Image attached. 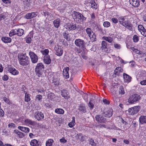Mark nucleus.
<instances>
[{
    "mask_svg": "<svg viewBox=\"0 0 146 146\" xmlns=\"http://www.w3.org/2000/svg\"><path fill=\"white\" fill-rule=\"evenodd\" d=\"M52 82L54 83L55 86H57L59 85H61L59 79L58 78L56 77H54L52 80Z\"/></svg>",
    "mask_w": 146,
    "mask_h": 146,
    "instance_id": "obj_28",
    "label": "nucleus"
},
{
    "mask_svg": "<svg viewBox=\"0 0 146 146\" xmlns=\"http://www.w3.org/2000/svg\"><path fill=\"white\" fill-rule=\"evenodd\" d=\"M141 33L143 36H146V30L145 28L141 31Z\"/></svg>",
    "mask_w": 146,
    "mask_h": 146,
    "instance_id": "obj_56",
    "label": "nucleus"
},
{
    "mask_svg": "<svg viewBox=\"0 0 146 146\" xmlns=\"http://www.w3.org/2000/svg\"><path fill=\"white\" fill-rule=\"evenodd\" d=\"M95 118L96 121L100 123H104L106 121V119L104 118L102 115H96Z\"/></svg>",
    "mask_w": 146,
    "mask_h": 146,
    "instance_id": "obj_12",
    "label": "nucleus"
},
{
    "mask_svg": "<svg viewBox=\"0 0 146 146\" xmlns=\"http://www.w3.org/2000/svg\"><path fill=\"white\" fill-rule=\"evenodd\" d=\"M114 47L118 49H119L121 48V46L119 44H115L114 45Z\"/></svg>",
    "mask_w": 146,
    "mask_h": 146,
    "instance_id": "obj_61",
    "label": "nucleus"
},
{
    "mask_svg": "<svg viewBox=\"0 0 146 146\" xmlns=\"http://www.w3.org/2000/svg\"><path fill=\"white\" fill-rule=\"evenodd\" d=\"M32 40L31 38L30 37H27L26 38V41L27 43H29L31 42Z\"/></svg>",
    "mask_w": 146,
    "mask_h": 146,
    "instance_id": "obj_57",
    "label": "nucleus"
},
{
    "mask_svg": "<svg viewBox=\"0 0 146 146\" xmlns=\"http://www.w3.org/2000/svg\"><path fill=\"white\" fill-rule=\"evenodd\" d=\"M60 20L59 19H57L54 20L53 21V24L54 27L56 28H58L60 25Z\"/></svg>",
    "mask_w": 146,
    "mask_h": 146,
    "instance_id": "obj_26",
    "label": "nucleus"
},
{
    "mask_svg": "<svg viewBox=\"0 0 146 146\" xmlns=\"http://www.w3.org/2000/svg\"><path fill=\"white\" fill-rule=\"evenodd\" d=\"M42 98V96L41 95H37L36 97V100H37L40 101L41 100Z\"/></svg>",
    "mask_w": 146,
    "mask_h": 146,
    "instance_id": "obj_60",
    "label": "nucleus"
},
{
    "mask_svg": "<svg viewBox=\"0 0 146 146\" xmlns=\"http://www.w3.org/2000/svg\"><path fill=\"white\" fill-rule=\"evenodd\" d=\"M2 1L5 4H9L11 3L10 0H2Z\"/></svg>",
    "mask_w": 146,
    "mask_h": 146,
    "instance_id": "obj_63",
    "label": "nucleus"
},
{
    "mask_svg": "<svg viewBox=\"0 0 146 146\" xmlns=\"http://www.w3.org/2000/svg\"><path fill=\"white\" fill-rule=\"evenodd\" d=\"M119 93L121 95L125 93L124 89L122 86H120L119 87Z\"/></svg>",
    "mask_w": 146,
    "mask_h": 146,
    "instance_id": "obj_46",
    "label": "nucleus"
},
{
    "mask_svg": "<svg viewBox=\"0 0 146 146\" xmlns=\"http://www.w3.org/2000/svg\"><path fill=\"white\" fill-rule=\"evenodd\" d=\"M41 13L42 15H44V16H45V17H46V15L47 16H50L51 15V14L49 12H44V11H42L41 12Z\"/></svg>",
    "mask_w": 146,
    "mask_h": 146,
    "instance_id": "obj_48",
    "label": "nucleus"
},
{
    "mask_svg": "<svg viewBox=\"0 0 146 146\" xmlns=\"http://www.w3.org/2000/svg\"><path fill=\"white\" fill-rule=\"evenodd\" d=\"M67 29L69 30H74L76 29V24L72 23L68 24L67 25Z\"/></svg>",
    "mask_w": 146,
    "mask_h": 146,
    "instance_id": "obj_21",
    "label": "nucleus"
},
{
    "mask_svg": "<svg viewBox=\"0 0 146 146\" xmlns=\"http://www.w3.org/2000/svg\"><path fill=\"white\" fill-rule=\"evenodd\" d=\"M118 85L117 84H114L112 86L110 89V91L114 95L116 94L118 90Z\"/></svg>",
    "mask_w": 146,
    "mask_h": 146,
    "instance_id": "obj_13",
    "label": "nucleus"
},
{
    "mask_svg": "<svg viewBox=\"0 0 146 146\" xmlns=\"http://www.w3.org/2000/svg\"><path fill=\"white\" fill-rule=\"evenodd\" d=\"M22 3L23 4L24 6H29L30 5L29 0H22Z\"/></svg>",
    "mask_w": 146,
    "mask_h": 146,
    "instance_id": "obj_39",
    "label": "nucleus"
},
{
    "mask_svg": "<svg viewBox=\"0 0 146 146\" xmlns=\"http://www.w3.org/2000/svg\"><path fill=\"white\" fill-rule=\"evenodd\" d=\"M140 95L137 94H133L130 96L128 99V102L129 103L133 104L138 101L140 99Z\"/></svg>",
    "mask_w": 146,
    "mask_h": 146,
    "instance_id": "obj_4",
    "label": "nucleus"
},
{
    "mask_svg": "<svg viewBox=\"0 0 146 146\" xmlns=\"http://www.w3.org/2000/svg\"><path fill=\"white\" fill-rule=\"evenodd\" d=\"M102 47L104 48H107V42L104 41H103L102 42Z\"/></svg>",
    "mask_w": 146,
    "mask_h": 146,
    "instance_id": "obj_51",
    "label": "nucleus"
},
{
    "mask_svg": "<svg viewBox=\"0 0 146 146\" xmlns=\"http://www.w3.org/2000/svg\"><path fill=\"white\" fill-rule=\"evenodd\" d=\"M38 141L35 139L32 140L30 142V145L32 146H40V145L38 143Z\"/></svg>",
    "mask_w": 146,
    "mask_h": 146,
    "instance_id": "obj_30",
    "label": "nucleus"
},
{
    "mask_svg": "<svg viewBox=\"0 0 146 146\" xmlns=\"http://www.w3.org/2000/svg\"><path fill=\"white\" fill-rule=\"evenodd\" d=\"M15 29L12 30L10 32L9 35V36L10 37H11L13 36L16 35L15 33Z\"/></svg>",
    "mask_w": 146,
    "mask_h": 146,
    "instance_id": "obj_45",
    "label": "nucleus"
},
{
    "mask_svg": "<svg viewBox=\"0 0 146 146\" xmlns=\"http://www.w3.org/2000/svg\"><path fill=\"white\" fill-rule=\"evenodd\" d=\"M8 71L12 74L14 75H17L19 73L17 70L12 67H9L8 68Z\"/></svg>",
    "mask_w": 146,
    "mask_h": 146,
    "instance_id": "obj_15",
    "label": "nucleus"
},
{
    "mask_svg": "<svg viewBox=\"0 0 146 146\" xmlns=\"http://www.w3.org/2000/svg\"><path fill=\"white\" fill-rule=\"evenodd\" d=\"M78 141H80L83 142L85 140L86 136H83L81 133L77 134L75 136Z\"/></svg>",
    "mask_w": 146,
    "mask_h": 146,
    "instance_id": "obj_14",
    "label": "nucleus"
},
{
    "mask_svg": "<svg viewBox=\"0 0 146 146\" xmlns=\"http://www.w3.org/2000/svg\"><path fill=\"white\" fill-rule=\"evenodd\" d=\"M130 23L129 21L127 20L125 21V22H124L121 25H122L126 27V26H127L128 24Z\"/></svg>",
    "mask_w": 146,
    "mask_h": 146,
    "instance_id": "obj_59",
    "label": "nucleus"
},
{
    "mask_svg": "<svg viewBox=\"0 0 146 146\" xmlns=\"http://www.w3.org/2000/svg\"><path fill=\"white\" fill-rule=\"evenodd\" d=\"M9 78L7 75H5L2 77L3 80L4 81H7L8 79Z\"/></svg>",
    "mask_w": 146,
    "mask_h": 146,
    "instance_id": "obj_62",
    "label": "nucleus"
},
{
    "mask_svg": "<svg viewBox=\"0 0 146 146\" xmlns=\"http://www.w3.org/2000/svg\"><path fill=\"white\" fill-rule=\"evenodd\" d=\"M25 123L28 125H34L36 124V122L34 121H32L29 119H27L25 120Z\"/></svg>",
    "mask_w": 146,
    "mask_h": 146,
    "instance_id": "obj_31",
    "label": "nucleus"
},
{
    "mask_svg": "<svg viewBox=\"0 0 146 146\" xmlns=\"http://www.w3.org/2000/svg\"><path fill=\"white\" fill-rule=\"evenodd\" d=\"M63 37L67 40H69L70 39V37L69 34L67 33L66 32H64L63 34Z\"/></svg>",
    "mask_w": 146,
    "mask_h": 146,
    "instance_id": "obj_43",
    "label": "nucleus"
},
{
    "mask_svg": "<svg viewBox=\"0 0 146 146\" xmlns=\"http://www.w3.org/2000/svg\"><path fill=\"white\" fill-rule=\"evenodd\" d=\"M61 95L65 99L68 100L70 98V96L68 95V94L67 90L63 89L61 92Z\"/></svg>",
    "mask_w": 146,
    "mask_h": 146,
    "instance_id": "obj_19",
    "label": "nucleus"
},
{
    "mask_svg": "<svg viewBox=\"0 0 146 146\" xmlns=\"http://www.w3.org/2000/svg\"><path fill=\"white\" fill-rule=\"evenodd\" d=\"M132 25L131 24V23H129L125 27L126 28H127L128 29H129L130 30H131L132 29Z\"/></svg>",
    "mask_w": 146,
    "mask_h": 146,
    "instance_id": "obj_55",
    "label": "nucleus"
},
{
    "mask_svg": "<svg viewBox=\"0 0 146 146\" xmlns=\"http://www.w3.org/2000/svg\"><path fill=\"white\" fill-rule=\"evenodd\" d=\"M132 48L133 49V50L134 52H136L137 54H142V52H141L136 49L134 48L133 47L132 48Z\"/></svg>",
    "mask_w": 146,
    "mask_h": 146,
    "instance_id": "obj_49",
    "label": "nucleus"
},
{
    "mask_svg": "<svg viewBox=\"0 0 146 146\" xmlns=\"http://www.w3.org/2000/svg\"><path fill=\"white\" fill-rule=\"evenodd\" d=\"M25 101L28 102L30 100V98L29 96V94H27V93H25Z\"/></svg>",
    "mask_w": 146,
    "mask_h": 146,
    "instance_id": "obj_42",
    "label": "nucleus"
},
{
    "mask_svg": "<svg viewBox=\"0 0 146 146\" xmlns=\"http://www.w3.org/2000/svg\"><path fill=\"white\" fill-rule=\"evenodd\" d=\"M112 21L115 23H118V20L116 18H112L111 19Z\"/></svg>",
    "mask_w": 146,
    "mask_h": 146,
    "instance_id": "obj_64",
    "label": "nucleus"
},
{
    "mask_svg": "<svg viewBox=\"0 0 146 146\" xmlns=\"http://www.w3.org/2000/svg\"><path fill=\"white\" fill-rule=\"evenodd\" d=\"M16 35L19 36H21L24 34V30L22 29H15Z\"/></svg>",
    "mask_w": 146,
    "mask_h": 146,
    "instance_id": "obj_23",
    "label": "nucleus"
},
{
    "mask_svg": "<svg viewBox=\"0 0 146 146\" xmlns=\"http://www.w3.org/2000/svg\"><path fill=\"white\" fill-rule=\"evenodd\" d=\"M44 68V66L42 63L37 64L35 68V71L36 75L38 77H40L42 75V71Z\"/></svg>",
    "mask_w": 146,
    "mask_h": 146,
    "instance_id": "obj_3",
    "label": "nucleus"
},
{
    "mask_svg": "<svg viewBox=\"0 0 146 146\" xmlns=\"http://www.w3.org/2000/svg\"><path fill=\"white\" fill-rule=\"evenodd\" d=\"M92 99H90L88 104V106L90 107V109L91 110H92L93 109L94 106V104L92 102Z\"/></svg>",
    "mask_w": 146,
    "mask_h": 146,
    "instance_id": "obj_40",
    "label": "nucleus"
},
{
    "mask_svg": "<svg viewBox=\"0 0 146 146\" xmlns=\"http://www.w3.org/2000/svg\"><path fill=\"white\" fill-rule=\"evenodd\" d=\"M89 144L92 146H96V143L94 142V140L92 139H91L90 140Z\"/></svg>",
    "mask_w": 146,
    "mask_h": 146,
    "instance_id": "obj_50",
    "label": "nucleus"
},
{
    "mask_svg": "<svg viewBox=\"0 0 146 146\" xmlns=\"http://www.w3.org/2000/svg\"><path fill=\"white\" fill-rule=\"evenodd\" d=\"M86 32L88 35V36L90 38L91 40L92 41L95 40L96 38V35L93 32L91 29L90 28H87L86 29Z\"/></svg>",
    "mask_w": 146,
    "mask_h": 146,
    "instance_id": "obj_5",
    "label": "nucleus"
},
{
    "mask_svg": "<svg viewBox=\"0 0 146 146\" xmlns=\"http://www.w3.org/2000/svg\"><path fill=\"white\" fill-rule=\"evenodd\" d=\"M55 111L56 113L60 114H63L64 113V110L61 108H57L55 109Z\"/></svg>",
    "mask_w": 146,
    "mask_h": 146,
    "instance_id": "obj_37",
    "label": "nucleus"
},
{
    "mask_svg": "<svg viewBox=\"0 0 146 146\" xmlns=\"http://www.w3.org/2000/svg\"><path fill=\"white\" fill-rule=\"evenodd\" d=\"M29 55L31 58V61L33 63H36L38 60L37 56L34 52L30 51L29 52Z\"/></svg>",
    "mask_w": 146,
    "mask_h": 146,
    "instance_id": "obj_7",
    "label": "nucleus"
},
{
    "mask_svg": "<svg viewBox=\"0 0 146 146\" xmlns=\"http://www.w3.org/2000/svg\"><path fill=\"white\" fill-rule=\"evenodd\" d=\"M123 71V70L121 67H117L115 69L114 73L115 74L119 75L120 73Z\"/></svg>",
    "mask_w": 146,
    "mask_h": 146,
    "instance_id": "obj_32",
    "label": "nucleus"
},
{
    "mask_svg": "<svg viewBox=\"0 0 146 146\" xmlns=\"http://www.w3.org/2000/svg\"><path fill=\"white\" fill-rule=\"evenodd\" d=\"M89 5H90V7L93 9H96L97 8V4L94 1H92L89 3Z\"/></svg>",
    "mask_w": 146,
    "mask_h": 146,
    "instance_id": "obj_35",
    "label": "nucleus"
},
{
    "mask_svg": "<svg viewBox=\"0 0 146 146\" xmlns=\"http://www.w3.org/2000/svg\"><path fill=\"white\" fill-rule=\"evenodd\" d=\"M44 62L47 64H49L51 62V60L49 55L44 56Z\"/></svg>",
    "mask_w": 146,
    "mask_h": 146,
    "instance_id": "obj_24",
    "label": "nucleus"
},
{
    "mask_svg": "<svg viewBox=\"0 0 146 146\" xmlns=\"http://www.w3.org/2000/svg\"><path fill=\"white\" fill-rule=\"evenodd\" d=\"M138 28L139 31L141 32V31L143 30L144 27H143L142 25H139L138 26Z\"/></svg>",
    "mask_w": 146,
    "mask_h": 146,
    "instance_id": "obj_58",
    "label": "nucleus"
},
{
    "mask_svg": "<svg viewBox=\"0 0 146 146\" xmlns=\"http://www.w3.org/2000/svg\"><path fill=\"white\" fill-rule=\"evenodd\" d=\"M72 17L74 21L78 23H81L86 19V18L81 13L75 11L73 12Z\"/></svg>",
    "mask_w": 146,
    "mask_h": 146,
    "instance_id": "obj_1",
    "label": "nucleus"
},
{
    "mask_svg": "<svg viewBox=\"0 0 146 146\" xmlns=\"http://www.w3.org/2000/svg\"><path fill=\"white\" fill-rule=\"evenodd\" d=\"M40 52L43 55H44L45 56L48 55V54L49 53V50L48 49H45L44 50H41Z\"/></svg>",
    "mask_w": 146,
    "mask_h": 146,
    "instance_id": "obj_41",
    "label": "nucleus"
},
{
    "mask_svg": "<svg viewBox=\"0 0 146 146\" xmlns=\"http://www.w3.org/2000/svg\"><path fill=\"white\" fill-rule=\"evenodd\" d=\"M130 3L135 7H138L139 5V0H129Z\"/></svg>",
    "mask_w": 146,
    "mask_h": 146,
    "instance_id": "obj_17",
    "label": "nucleus"
},
{
    "mask_svg": "<svg viewBox=\"0 0 146 146\" xmlns=\"http://www.w3.org/2000/svg\"><path fill=\"white\" fill-rule=\"evenodd\" d=\"M3 100L5 102H6L9 105L11 104V102H10L9 99L7 98L6 97H4Z\"/></svg>",
    "mask_w": 146,
    "mask_h": 146,
    "instance_id": "obj_52",
    "label": "nucleus"
},
{
    "mask_svg": "<svg viewBox=\"0 0 146 146\" xmlns=\"http://www.w3.org/2000/svg\"><path fill=\"white\" fill-rule=\"evenodd\" d=\"M140 109V106H136L129 109L128 111L129 114L133 115L137 113L139 111Z\"/></svg>",
    "mask_w": 146,
    "mask_h": 146,
    "instance_id": "obj_6",
    "label": "nucleus"
},
{
    "mask_svg": "<svg viewBox=\"0 0 146 146\" xmlns=\"http://www.w3.org/2000/svg\"><path fill=\"white\" fill-rule=\"evenodd\" d=\"M34 117L38 121H40L44 118V116L43 113L41 112L37 111L35 113Z\"/></svg>",
    "mask_w": 146,
    "mask_h": 146,
    "instance_id": "obj_9",
    "label": "nucleus"
},
{
    "mask_svg": "<svg viewBox=\"0 0 146 146\" xmlns=\"http://www.w3.org/2000/svg\"><path fill=\"white\" fill-rule=\"evenodd\" d=\"M55 50L56 52V54L58 56H61L63 54V50L61 46H57L55 48Z\"/></svg>",
    "mask_w": 146,
    "mask_h": 146,
    "instance_id": "obj_10",
    "label": "nucleus"
},
{
    "mask_svg": "<svg viewBox=\"0 0 146 146\" xmlns=\"http://www.w3.org/2000/svg\"><path fill=\"white\" fill-rule=\"evenodd\" d=\"M19 64L21 65L26 66L29 63V58L26 54H21L19 56Z\"/></svg>",
    "mask_w": 146,
    "mask_h": 146,
    "instance_id": "obj_2",
    "label": "nucleus"
},
{
    "mask_svg": "<svg viewBox=\"0 0 146 146\" xmlns=\"http://www.w3.org/2000/svg\"><path fill=\"white\" fill-rule=\"evenodd\" d=\"M78 110L83 113L86 112V108L85 105L83 104H81L80 105L78 106Z\"/></svg>",
    "mask_w": 146,
    "mask_h": 146,
    "instance_id": "obj_27",
    "label": "nucleus"
},
{
    "mask_svg": "<svg viewBox=\"0 0 146 146\" xmlns=\"http://www.w3.org/2000/svg\"><path fill=\"white\" fill-rule=\"evenodd\" d=\"M1 40L5 43H10L11 42V38L6 36L2 37L1 38Z\"/></svg>",
    "mask_w": 146,
    "mask_h": 146,
    "instance_id": "obj_20",
    "label": "nucleus"
},
{
    "mask_svg": "<svg viewBox=\"0 0 146 146\" xmlns=\"http://www.w3.org/2000/svg\"><path fill=\"white\" fill-rule=\"evenodd\" d=\"M75 122L71 121L68 124V125L70 127H73L75 125Z\"/></svg>",
    "mask_w": 146,
    "mask_h": 146,
    "instance_id": "obj_53",
    "label": "nucleus"
},
{
    "mask_svg": "<svg viewBox=\"0 0 146 146\" xmlns=\"http://www.w3.org/2000/svg\"><path fill=\"white\" fill-rule=\"evenodd\" d=\"M18 128L19 129L21 130V131L25 133H28L30 131V129L28 127L19 126Z\"/></svg>",
    "mask_w": 146,
    "mask_h": 146,
    "instance_id": "obj_22",
    "label": "nucleus"
},
{
    "mask_svg": "<svg viewBox=\"0 0 146 146\" xmlns=\"http://www.w3.org/2000/svg\"><path fill=\"white\" fill-rule=\"evenodd\" d=\"M133 40L134 42H136L139 40V37L136 35H135L133 36Z\"/></svg>",
    "mask_w": 146,
    "mask_h": 146,
    "instance_id": "obj_44",
    "label": "nucleus"
},
{
    "mask_svg": "<svg viewBox=\"0 0 146 146\" xmlns=\"http://www.w3.org/2000/svg\"><path fill=\"white\" fill-rule=\"evenodd\" d=\"M75 43L77 46L81 47H84L86 44L84 40L80 39H76L75 41Z\"/></svg>",
    "mask_w": 146,
    "mask_h": 146,
    "instance_id": "obj_8",
    "label": "nucleus"
},
{
    "mask_svg": "<svg viewBox=\"0 0 146 146\" xmlns=\"http://www.w3.org/2000/svg\"><path fill=\"white\" fill-rule=\"evenodd\" d=\"M37 12H32L27 14L25 15V17L27 19H30L36 17Z\"/></svg>",
    "mask_w": 146,
    "mask_h": 146,
    "instance_id": "obj_11",
    "label": "nucleus"
},
{
    "mask_svg": "<svg viewBox=\"0 0 146 146\" xmlns=\"http://www.w3.org/2000/svg\"><path fill=\"white\" fill-rule=\"evenodd\" d=\"M102 39L108 41L109 43H111L113 40V38L110 36H103L102 37Z\"/></svg>",
    "mask_w": 146,
    "mask_h": 146,
    "instance_id": "obj_34",
    "label": "nucleus"
},
{
    "mask_svg": "<svg viewBox=\"0 0 146 146\" xmlns=\"http://www.w3.org/2000/svg\"><path fill=\"white\" fill-rule=\"evenodd\" d=\"M139 121L140 123L142 124L146 123V116H141L139 118Z\"/></svg>",
    "mask_w": 146,
    "mask_h": 146,
    "instance_id": "obj_33",
    "label": "nucleus"
},
{
    "mask_svg": "<svg viewBox=\"0 0 146 146\" xmlns=\"http://www.w3.org/2000/svg\"><path fill=\"white\" fill-rule=\"evenodd\" d=\"M123 76L125 82L129 83L131 82L132 78L130 76L125 73L123 74Z\"/></svg>",
    "mask_w": 146,
    "mask_h": 146,
    "instance_id": "obj_16",
    "label": "nucleus"
},
{
    "mask_svg": "<svg viewBox=\"0 0 146 146\" xmlns=\"http://www.w3.org/2000/svg\"><path fill=\"white\" fill-rule=\"evenodd\" d=\"M69 69V67H67L66 68H65L63 69V76L66 79L68 78L69 77L68 73Z\"/></svg>",
    "mask_w": 146,
    "mask_h": 146,
    "instance_id": "obj_18",
    "label": "nucleus"
},
{
    "mask_svg": "<svg viewBox=\"0 0 146 146\" xmlns=\"http://www.w3.org/2000/svg\"><path fill=\"white\" fill-rule=\"evenodd\" d=\"M54 141L52 139H49L47 140L46 143V146H51L52 145V143Z\"/></svg>",
    "mask_w": 146,
    "mask_h": 146,
    "instance_id": "obj_36",
    "label": "nucleus"
},
{
    "mask_svg": "<svg viewBox=\"0 0 146 146\" xmlns=\"http://www.w3.org/2000/svg\"><path fill=\"white\" fill-rule=\"evenodd\" d=\"M56 96L52 93H50L48 94L47 98L52 101H54L55 98Z\"/></svg>",
    "mask_w": 146,
    "mask_h": 146,
    "instance_id": "obj_29",
    "label": "nucleus"
},
{
    "mask_svg": "<svg viewBox=\"0 0 146 146\" xmlns=\"http://www.w3.org/2000/svg\"><path fill=\"white\" fill-rule=\"evenodd\" d=\"M17 135H18V136L19 138H22L23 137H24L25 136V135L24 133L20 131H19V132L18 133Z\"/></svg>",
    "mask_w": 146,
    "mask_h": 146,
    "instance_id": "obj_54",
    "label": "nucleus"
},
{
    "mask_svg": "<svg viewBox=\"0 0 146 146\" xmlns=\"http://www.w3.org/2000/svg\"><path fill=\"white\" fill-rule=\"evenodd\" d=\"M118 19L119 20V22L121 24H123L124 22H125V21L127 20V19H126L125 17H120Z\"/></svg>",
    "mask_w": 146,
    "mask_h": 146,
    "instance_id": "obj_38",
    "label": "nucleus"
},
{
    "mask_svg": "<svg viewBox=\"0 0 146 146\" xmlns=\"http://www.w3.org/2000/svg\"><path fill=\"white\" fill-rule=\"evenodd\" d=\"M113 112L112 109L111 108H109L106 112H105L104 114L106 115V117H110L112 116L113 114Z\"/></svg>",
    "mask_w": 146,
    "mask_h": 146,
    "instance_id": "obj_25",
    "label": "nucleus"
},
{
    "mask_svg": "<svg viewBox=\"0 0 146 146\" xmlns=\"http://www.w3.org/2000/svg\"><path fill=\"white\" fill-rule=\"evenodd\" d=\"M103 25L105 27H108L110 26V24L108 21H105Z\"/></svg>",
    "mask_w": 146,
    "mask_h": 146,
    "instance_id": "obj_47",
    "label": "nucleus"
}]
</instances>
